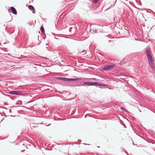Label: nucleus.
I'll use <instances>...</instances> for the list:
<instances>
[{"label":"nucleus","mask_w":155,"mask_h":155,"mask_svg":"<svg viewBox=\"0 0 155 155\" xmlns=\"http://www.w3.org/2000/svg\"><path fill=\"white\" fill-rule=\"evenodd\" d=\"M146 53L148 58L149 64L151 67H153L154 66V62L151 55L148 50H146Z\"/></svg>","instance_id":"obj_1"},{"label":"nucleus","mask_w":155,"mask_h":155,"mask_svg":"<svg viewBox=\"0 0 155 155\" xmlns=\"http://www.w3.org/2000/svg\"><path fill=\"white\" fill-rule=\"evenodd\" d=\"M114 67L113 65H111L105 66L103 69L104 70H107L109 69H111Z\"/></svg>","instance_id":"obj_2"},{"label":"nucleus","mask_w":155,"mask_h":155,"mask_svg":"<svg viewBox=\"0 0 155 155\" xmlns=\"http://www.w3.org/2000/svg\"><path fill=\"white\" fill-rule=\"evenodd\" d=\"M57 79L64 81H68V78L64 77H58L57 78Z\"/></svg>","instance_id":"obj_3"},{"label":"nucleus","mask_w":155,"mask_h":155,"mask_svg":"<svg viewBox=\"0 0 155 155\" xmlns=\"http://www.w3.org/2000/svg\"><path fill=\"white\" fill-rule=\"evenodd\" d=\"M93 85L98 86H104L105 85L103 84H101L98 82H93Z\"/></svg>","instance_id":"obj_4"},{"label":"nucleus","mask_w":155,"mask_h":155,"mask_svg":"<svg viewBox=\"0 0 155 155\" xmlns=\"http://www.w3.org/2000/svg\"><path fill=\"white\" fill-rule=\"evenodd\" d=\"M9 94H19V92L16 91H10L9 92Z\"/></svg>","instance_id":"obj_5"},{"label":"nucleus","mask_w":155,"mask_h":155,"mask_svg":"<svg viewBox=\"0 0 155 155\" xmlns=\"http://www.w3.org/2000/svg\"><path fill=\"white\" fill-rule=\"evenodd\" d=\"M10 9L12 10V13L15 15L17 14V11L13 7H12L10 8Z\"/></svg>","instance_id":"obj_6"},{"label":"nucleus","mask_w":155,"mask_h":155,"mask_svg":"<svg viewBox=\"0 0 155 155\" xmlns=\"http://www.w3.org/2000/svg\"><path fill=\"white\" fill-rule=\"evenodd\" d=\"M80 80L81 79H80V78H68V81H75Z\"/></svg>","instance_id":"obj_7"},{"label":"nucleus","mask_w":155,"mask_h":155,"mask_svg":"<svg viewBox=\"0 0 155 155\" xmlns=\"http://www.w3.org/2000/svg\"><path fill=\"white\" fill-rule=\"evenodd\" d=\"M83 84H86L88 86H93V82H84Z\"/></svg>","instance_id":"obj_8"},{"label":"nucleus","mask_w":155,"mask_h":155,"mask_svg":"<svg viewBox=\"0 0 155 155\" xmlns=\"http://www.w3.org/2000/svg\"><path fill=\"white\" fill-rule=\"evenodd\" d=\"M29 9L32 11L35 10V8L33 6L31 5H29L28 6Z\"/></svg>","instance_id":"obj_9"},{"label":"nucleus","mask_w":155,"mask_h":155,"mask_svg":"<svg viewBox=\"0 0 155 155\" xmlns=\"http://www.w3.org/2000/svg\"><path fill=\"white\" fill-rule=\"evenodd\" d=\"M41 30L42 33L44 34L45 33L44 28L42 26L41 27Z\"/></svg>","instance_id":"obj_10"},{"label":"nucleus","mask_w":155,"mask_h":155,"mask_svg":"<svg viewBox=\"0 0 155 155\" xmlns=\"http://www.w3.org/2000/svg\"><path fill=\"white\" fill-rule=\"evenodd\" d=\"M120 109L122 110H123L124 111H126V110L123 107H121L120 108Z\"/></svg>","instance_id":"obj_11"},{"label":"nucleus","mask_w":155,"mask_h":155,"mask_svg":"<svg viewBox=\"0 0 155 155\" xmlns=\"http://www.w3.org/2000/svg\"><path fill=\"white\" fill-rule=\"evenodd\" d=\"M98 0H93V1L94 3H96L98 2Z\"/></svg>","instance_id":"obj_12"},{"label":"nucleus","mask_w":155,"mask_h":155,"mask_svg":"<svg viewBox=\"0 0 155 155\" xmlns=\"http://www.w3.org/2000/svg\"><path fill=\"white\" fill-rule=\"evenodd\" d=\"M10 11V9H9V10H8V11L9 12H11V11Z\"/></svg>","instance_id":"obj_13"},{"label":"nucleus","mask_w":155,"mask_h":155,"mask_svg":"<svg viewBox=\"0 0 155 155\" xmlns=\"http://www.w3.org/2000/svg\"><path fill=\"white\" fill-rule=\"evenodd\" d=\"M142 15H143V17H144V16H143V14H142Z\"/></svg>","instance_id":"obj_14"}]
</instances>
